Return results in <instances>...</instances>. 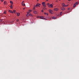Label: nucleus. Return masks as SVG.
Returning <instances> with one entry per match:
<instances>
[{
    "instance_id": "obj_1",
    "label": "nucleus",
    "mask_w": 79,
    "mask_h": 79,
    "mask_svg": "<svg viewBox=\"0 0 79 79\" xmlns=\"http://www.w3.org/2000/svg\"><path fill=\"white\" fill-rule=\"evenodd\" d=\"M42 5H43V6H44V7H46V5H45V2H42Z\"/></svg>"
},
{
    "instance_id": "obj_2",
    "label": "nucleus",
    "mask_w": 79,
    "mask_h": 79,
    "mask_svg": "<svg viewBox=\"0 0 79 79\" xmlns=\"http://www.w3.org/2000/svg\"><path fill=\"white\" fill-rule=\"evenodd\" d=\"M48 6V7L50 8H52V7H53V5L52 4H50V5H49Z\"/></svg>"
},
{
    "instance_id": "obj_3",
    "label": "nucleus",
    "mask_w": 79,
    "mask_h": 79,
    "mask_svg": "<svg viewBox=\"0 0 79 79\" xmlns=\"http://www.w3.org/2000/svg\"><path fill=\"white\" fill-rule=\"evenodd\" d=\"M22 6H25V4H24V2H22Z\"/></svg>"
},
{
    "instance_id": "obj_4",
    "label": "nucleus",
    "mask_w": 79,
    "mask_h": 79,
    "mask_svg": "<svg viewBox=\"0 0 79 79\" xmlns=\"http://www.w3.org/2000/svg\"><path fill=\"white\" fill-rule=\"evenodd\" d=\"M62 5L63 7H65V5L64 4V3H63L62 4Z\"/></svg>"
},
{
    "instance_id": "obj_5",
    "label": "nucleus",
    "mask_w": 79,
    "mask_h": 79,
    "mask_svg": "<svg viewBox=\"0 0 79 79\" xmlns=\"http://www.w3.org/2000/svg\"><path fill=\"white\" fill-rule=\"evenodd\" d=\"M58 9L57 8H56L55 9H54V11H57L58 10Z\"/></svg>"
},
{
    "instance_id": "obj_6",
    "label": "nucleus",
    "mask_w": 79,
    "mask_h": 79,
    "mask_svg": "<svg viewBox=\"0 0 79 79\" xmlns=\"http://www.w3.org/2000/svg\"><path fill=\"white\" fill-rule=\"evenodd\" d=\"M49 12L50 13L52 14V10H49Z\"/></svg>"
},
{
    "instance_id": "obj_7",
    "label": "nucleus",
    "mask_w": 79,
    "mask_h": 79,
    "mask_svg": "<svg viewBox=\"0 0 79 79\" xmlns=\"http://www.w3.org/2000/svg\"><path fill=\"white\" fill-rule=\"evenodd\" d=\"M9 12L11 13H13V12L12 10H9Z\"/></svg>"
},
{
    "instance_id": "obj_8",
    "label": "nucleus",
    "mask_w": 79,
    "mask_h": 79,
    "mask_svg": "<svg viewBox=\"0 0 79 79\" xmlns=\"http://www.w3.org/2000/svg\"><path fill=\"white\" fill-rule=\"evenodd\" d=\"M34 13L35 14H36L37 13V11L36 10H34Z\"/></svg>"
},
{
    "instance_id": "obj_9",
    "label": "nucleus",
    "mask_w": 79,
    "mask_h": 79,
    "mask_svg": "<svg viewBox=\"0 0 79 79\" xmlns=\"http://www.w3.org/2000/svg\"><path fill=\"white\" fill-rule=\"evenodd\" d=\"M28 14V15L30 16H32V14Z\"/></svg>"
},
{
    "instance_id": "obj_10",
    "label": "nucleus",
    "mask_w": 79,
    "mask_h": 79,
    "mask_svg": "<svg viewBox=\"0 0 79 79\" xmlns=\"http://www.w3.org/2000/svg\"><path fill=\"white\" fill-rule=\"evenodd\" d=\"M61 10H65V9L64 8H62Z\"/></svg>"
},
{
    "instance_id": "obj_11",
    "label": "nucleus",
    "mask_w": 79,
    "mask_h": 79,
    "mask_svg": "<svg viewBox=\"0 0 79 79\" xmlns=\"http://www.w3.org/2000/svg\"><path fill=\"white\" fill-rule=\"evenodd\" d=\"M20 13H17V16H19L20 15Z\"/></svg>"
},
{
    "instance_id": "obj_12",
    "label": "nucleus",
    "mask_w": 79,
    "mask_h": 79,
    "mask_svg": "<svg viewBox=\"0 0 79 79\" xmlns=\"http://www.w3.org/2000/svg\"><path fill=\"white\" fill-rule=\"evenodd\" d=\"M39 5H40V4H37L36 5V6H39Z\"/></svg>"
},
{
    "instance_id": "obj_13",
    "label": "nucleus",
    "mask_w": 79,
    "mask_h": 79,
    "mask_svg": "<svg viewBox=\"0 0 79 79\" xmlns=\"http://www.w3.org/2000/svg\"><path fill=\"white\" fill-rule=\"evenodd\" d=\"M31 11H32V10H28V13H30L31 12Z\"/></svg>"
},
{
    "instance_id": "obj_14",
    "label": "nucleus",
    "mask_w": 79,
    "mask_h": 79,
    "mask_svg": "<svg viewBox=\"0 0 79 79\" xmlns=\"http://www.w3.org/2000/svg\"><path fill=\"white\" fill-rule=\"evenodd\" d=\"M10 3H11V4H12V5H13V3L12 1H10Z\"/></svg>"
},
{
    "instance_id": "obj_15",
    "label": "nucleus",
    "mask_w": 79,
    "mask_h": 79,
    "mask_svg": "<svg viewBox=\"0 0 79 79\" xmlns=\"http://www.w3.org/2000/svg\"><path fill=\"white\" fill-rule=\"evenodd\" d=\"M6 1H4V4L5 5H6Z\"/></svg>"
},
{
    "instance_id": "obj_16",
    "label": "nucleus",
    "mask_w": 79,
    "mask_h": 79,
    "mask_svg": "<svg viewBox=\"0 0 79 79\" xmlns=\"http://www.w3.org/2000/svg\"><path fill=\"white\" fill-rule=\"evenodd\" d=\"M40 18H41V19H43L44 18V17H43V16H42L40 17Z\"/></svg>"
},
{
    "instance_id": "obj_17",
    "label": "nucleus",
    "mask_w": 79,
    "mask_h": 79,
    "mask_svg": "<svg viewBox=\"0 0 79 79\" xmlns=\"http://www.w3.org/2000/svg\"><path fill=\"white\" fill-rule=\"evenodd\" d=\"M11 6L10 7V8H11V9H12L13 8V6H12V5H11Z\"/></svg>"
},
{
    "instance_id": "obj_18",
    "label": "nucleus",
    "mask_w": 79,
    "mask_h": 79,
    "mask_svg": "<svg viewBox=\"0 0 79 79\" xmlns=\"http://www.w3.org/2000/svg\"><path fill=\"white\" fill-rule=\"evenodd\" d=\"M44 15H47V16H48V14H47V13H44Z\"/></svg>"
},
{
    "instance_id": "obj_19",
    "label": "nucleus",
    "mask_w": 79,
    "mask_h": 79,
    "mask_svg": "<svg viewBox=\"0 0 79 79\" xmlns=\"http://www.w3.org/2000/svg\"><path fill=\"white\" fill-rule=\"evenodd\" d=\"M52 19H56V18L55 17H53V18H52Z\"/></svg>"
},
{
    "instance_id": "obj_20",
    "label": "nucleus",
    "mask_w": 79,
    "mask_h": 79,
    "mask_svg": "<svg viewBox=\"0 0 79 79\" xmlns=\"http://www.w3.org/2000/svg\"><path fill=\"white\" fill-rule=\"evenodd\" d=\"M78 3V2H75V4H74V5H77V4Z\"/></svg>"
},
{
    "instance_id": "obj_21",
    "label": "nucleus",
    "mask_w": 79,
    "mask_h": 79,
    "mask_svg": "<svg viewBox=\"0 0 79 79\" xmlns=\"http://www.w3.org/2000/svg\"><path fill=\"white\" fill-rule=\"evenodd\" d=\"M13 12H14V13L15 12V10H13Z\"/></svg>"
},
{
    "instance_id": "obj_22",
    "label": "nucleus",
    "mask_w": 79,
    "mask_h": 79,
    "mask_svg": "<svg viewBox=\"0 0 79 79\" xmlns=\"http://www.w3.org/2000/svg\"><path fill=\"white\" fill-rule=\"evenodd\" d=\"M29 15L28 14H27V15H26V16H27V17H28V16H29Z\"/></svg>"
},
{
    "instance_id": "obj_23",
    "label": "nucleus",
    "mask_w": 79,
    "mask_h": 79,
    "mask_svg": "<svg viewBox=\"0 0 79 79\" xmlns=\"http://www.w3.org/2000/svg\"><path fill=\"white\" fill-rule=\"evenodd\" d=\"M16 21L18 22L19 21V19H18L17 20H16Z\"/></svg>"
},
{
    "instance_id": "obj_24",
    "label": "nucleus",
    "mask_w": 79,
    "mask_h": 79,
    "mask_svg": "<svg viewBox=\"0 0 79 79\" xmlns=\"http://www.w3.org/2000/svg\"><path fill=\"white\" fill-rule=\"evenodd\" d=\"M4 14H6V11L4 12Z\"/></svg>"
},
{
    "instance_id": "obj_25",
    "label": "nucleus",
    "mask_w": 79,
    "mask_h": 79,
    "mask_svg": "<svg viewBox=\"0 0 79 79\" xmlns=\"http://www.w3.org/2000/svg\"><path fill=\"white\" fill-rule=\"evenodd\" d=\"M47 5H50V4L49 3H48V4H47Z\"/></svg>"
},
{
    "instance_id": "obj_26",
    "label": "nucleus",
    "mask_w": 79,
    "mask_h": 79,
    "mask_svg": "<svg viewBox=\"0 0 79 79\" xmlns=\"http://www.w3.org/2000/svg\"><path fill=\"white\" fill-rule=\"evenodd\" d=\"M62 12H60V15H61L62 14Z\"/></svg>"
},
{
    "instance_id": "obj_27",
    "label": "nucleus",
    "mask_w": 79,
    "mask_h": 79,
    "mask_svg": "<svg viewBox=\"0 0 79 79\" xmlns=\"http://www.w3.org/2000/svg\"><path fill=\"white\" fill-rule=\"evenodd\" d=\"M0 1H1V2H3L4 1V0H0Z\"/></svg>"
},
{
    "instance_id": "obj_28",
    "label": "nucleus",
    "mask_w": 79,
    "mask_h": 79,
    "mask_svg": "<svg viewBox=\"0 0 79 79\" xmlns=\"http://www.w3.org/2000/svg\"><path fill=\"white\" fill-rule=\"evenodd\" d=\"M70 8H69H69H68V10H70Z\"/></svg>"
},
{
    "instance_id": "obj_29",
    "label": "nucleus",
    "mask_w": 79,
    "mask_h": 79,
    "mask_svg": "<svg viewBox=\"0 0 79 79\" xmlns=\"http://www.w3.org/2000/svg\"><path fill=\"white\" fill-rule=\"evenodd\" d=\"M75 6H76V5H75V4L74 5H73V7H75Z\"/></svg>"
},
{
    "instance_id": "obj_30",
    "label": "nucleus",
    "mask_w": 79,
    "mask_h": 79,
    "mask_svg": "<svg viewBox=\"0 0 79 79\" xmlns=\"http://www.w3.org/2000/svg\"><path fill=\"white\" fill-rule=\"evenodd\" d=\"M69 6V5H65V7H67V6Z\"/></svg>"
},
{
    "instance_id": "obj_31",
    "label": "nucleus",
    "mask_w": 79,
    "mask_h": 79,
    "mask_svg": "<svg viewBox=\"0 0 79 79\" xmlns=\"http://www.w3.org/2000/svg\"><path fill=\"white\" fill-rule=\"evenodd\" d=\"M0 21L2 22V19L0 20Z\"/></svg>"
},
{
    "instance_id": "obj_32",
    "label": "nucleus",
    "mask_w": 79,
    "mask_h": 79,
    "mask_svg": "<svg viewBox=\"0 0 79 79\" xmlns=\"http://www.w3.org/2000/svg\"><path fill=\"white\" fill-rule=\"evenodd\" d=\"M25 9V8H23V10H24Z\"/></svg>"
},
{
    "instance_id": "obj_33",
    "label": "nucleus",
    "mask_w": 79,
    "mask_h": 79,
    "mask_svg": "<svg viewBox=\"0 0 79 79\" xmlns=\"http://www.w3.org/2000/svg\"><path fill=\"white\" fill-rule=\"evenodd\" d=\"M41 11L42 12H43V10H42Z\"/></svg>"
},
{
    "instance_id": "obj_34",
    "label": "nucleus",
    "mask_w": 79,
    "mask_h": 79,
    "mask_svg": "<svg viewBox=\"0 0 79 79\" xmlns=\"http://www.w3.org/2000/svg\"><path fill=\"white\" fill-rule=\"evenodd\" d=\"M35 9V8L34 7V8H33V9Z\"/></svg>"
},
{
    "instance_id": "obj_35",
    "label": "nucleus",
    "mask_w": 79,
    "mask_h": 79,
    "mask_svg": "<svg viewBox=\"0 0 79 79\" xmlns=\"http://www.w3.org/2000/svg\"><path fill=\"white\" fill-rule=\"evenodd\" d=\"M10 6V7H11V6Z\"/></svg>"
},
{
    "instance_id": "obj_36",
    "label": "nucleus",
    "mask_w": 79,
    "mask_h": 79,
    "mask_svg": "<svg viewBox=\"0 0 79 79\" xmlns=\"http://www.w3.org/2000/svg\"><path fill=\"white\" fill-rule=\"evenodd\" d=\"M61 0H59V1H61Z\"/></svg>"
},
{
    "instance_id": "obj_37",
    "label": "nucleus",
    "mask_w": 79,
    "mask_h": 79,
    "mask_svg": "<svg viewBox=\"0 0 79 79\" xmlns=\"http://www.w3.org/2000/svg\"><path fill=\"white\" fill-rule=\"evenodd\" d=\"M39 0H38V1H39Z\"/></svg>"
},
{
    "instance_id": "obj_38",
    "label": "nucleus",
    "mask_w": 79,
    "mask_h": 79,
    "mask_svg": "<svg viewBox=\"0 0 79 79\" xmlns=\"http://www.w3.org/2000/svg\"><path fill=\"white\" fill-rule=\"evenodd\" d=\"M46 1H48V0H46Z\"/></svg>"
}]
</instances>
